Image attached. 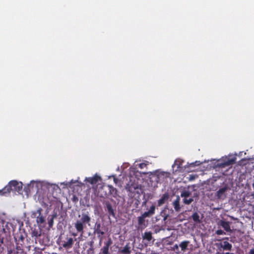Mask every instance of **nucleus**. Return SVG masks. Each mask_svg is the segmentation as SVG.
<instances>
[{
  "label": "nucleus",
  "instance_id": "nucleus-36",
  "mask_svg": "<svg viewBox=\"0 0 254 254\" xmlns=\"http://www.w3.org/2000/svg\"><path fill=\"white\" fill-rule=\"evenodd\" d=\"M167 217H168V216H167H167H166L165 217H164V220H166L167 219Z\"/></svg>",
  "mask_w": 254,
  "mask_h": 254
},
{
  "label": "nucleus",
  "instance_id": "nucleus-27",
  "mask_svg": "<svg viewBox=\"0 0 254 254\" xmlns=\"http://www.w3.org/2000/svg\"><path fill=\"white\" fill-rule=\"evenodd\" d=\"M146 165H147V164L145 163H139L138 164L139 168L141 169H143V168H145L146 167Z\"/></svg>",
  "mask_w": 254,
  "mask_h": 254
},
{
  "label": "nucleus",
  "instance_id": "nucleus-39",
  "mask_svg": "<svg viewBox=\"0 0 254 254\" xmlns=\"http://www.w3.org/2000/svg\"><path fill=\"white\" fill-rule=\"evenodd\" d=\"M3 240H2V239H1V240H0V243L2 244V243H3Z\"/></svg>",
  "mask_w": 254,
  "mask_h": 254
},
{
  "label": "nucleus",
  "instance_id": "nucleus-37",
  "mask_svg": "<svg viewBox=\"0 0 254 254\" xmlns=\"http://www.w3.org/2000/svg\"><path fill=\"white\" fill-rule=\"evenodd\" d=\"M251 196H253V198H254V193H253L252 194H251Z\"/></svg>",
  "mask_w": 254,
  "mask_h": 254
},
{
  "label": "nucleus",
  "instance_id": "nucleus-42",
  "mask_svg": "<svg viewBox=\"0 0 254 254\" xmlns=\"http://www.w3.org/2000/svg\"><path fill=\"white\" fill-rule=\"evenodd\" d=\"M225 239L228 240V238H225Z\"/></svg>",
  "mask_w": 254,
  "mask_h": 254
},
{
  "label": "nucleus",
  "instance_id": "nucleus-18",
  "mask_svg": "<svg viewBox=\"0 0 254 254\" xmlns=\"http://www.w3.org/2000/svg\"><path fill=\"white\" fill-rule=\"evenodd\" d=\"M192 217L194 221L195 222H199V216L197 213H194L192 215Z\"/></svg>",
  "mask_w": 254,
  "mask_h": 254
},
{
  "label": "nucleus",
  "instance_id": "nucleus-15",
  "mask_svg": "<svg viewBox=\"0 0 254 254\" xmlns=\"http://www.w3.org/2000/svg\"><path fill=\"white\" fill-rule=\"evenodd\" d=\"M191 194V192L189 190H183L181 193V197L184 198L189 197Z\"/></svg>",
  "mask_w": 254,
  "mask_h": 254
},
{
  "label": "nucleus",
  "instance_id": "nucleus-7",
  "mask_svg": "<svg viewBox=\"0 0 254 254\" xmlns=\"http://www.w3.org/2000/svg\"><path fill=\"white\" fill-rule=\"evenodd\" d=\"M73 243V239L71 238H67V241L64 242L63 244L64 248L66 249H70L71 248Z\"/></svg>",
  "mask_w": 254,
  "mask_h": 254
},
{
  "label": "nucleus",
  "instance_id": "nucleus-23",
  "mask_svg": "<svg viewBox=\"0 0 254 254\" xmlns=\"http://www.w3.org/2000/svg\"><path fill=\"white\" fill-rule=\"evenodd\" d=\"M107 207V209H108L109 213L110 214H113L114 211H113V209L112 207V206L110 204H108Z\"/></svg>",
  "mask_w": 254,
  "mask_h": 254
},
{
  "label": "nucleus",
  "instance_id": "nucleus-8",
  "mask_svg": "<svg viewBox=\"0 0 254 254\" xmlns=\"http://www.w3.org/2000/svg\"><path fill=\"white\" fill-rule=\"evenodd\" d=\"M173 205L174 206V209L176 211H179L180 210V197L179 196H177L176 199L173 201Z\"/></svg>",
  "mask_w": 254,
  "mask_h": 254
},
{
  "label": "nucleus",
  "instance_id": "nucleus-6",
  "mask_svg": "<svg viewBox=\"0 0 254 254\" xmlns=\"http://www.w3.org/2000/svg\"><path fill=\"white\" fill-rule=\"evenodd\" d=\"M169 198V194L167 193L163 194L161 198L158 200V205L160 206L165 203V201Z\"/></svg>",
  "mask_w": 254,
  "mask_h": 254
},
{
  "label": "nucleus",
  "instance_id": "nucleus-26",
  "mask_svg": "<svg viewBox=\"0 0 254 254\" xmlns=\"http://www.w3.org/2000/svg\"><path fill=\"white\" fill-rule=\"evenodd\" d=\"M112 244V240L110 238L107 242L105 243V245L109 247V246H110Z\"/></svg>",
  "mask_w": 254,
  "mask_h": 254
},
{
  "label": "nucleus",
  "instance_id": "nucleus-11",
  "mask_svg": "<svg viewBox=\"0 0 254 254\" xmlns=\"http://www.w3.org/2000/svg\"><path fill=\"white\" fill-rule=\"evenodd\" d=\"M75 227L78 232H81L83 229V223L80 221H77L75 224Z\"/></svg>",
  "mask_w": 254,
  "mask_h": 254
},
{
  "label": "nucleus",
  "instance_id": "nucleus-35",
  "mask_svg": "<svg viewBox=\"0 0 254 254\" xmlns=\"http://www.w3.org/2000/svg\"><path fill=\"white\" fill-rule=\"evenodd\" d=\"M108 187L109 188H110V189H113V187L112 186H111V185H108Z\"/></svg>",
  "mask_w": 254,
  "mask_h": 254
},
{
  "label": "nucleus",
  "instance_id": "nucleus-31",
  "mask_svg": "<svg viewBox=\"0 0 254 254\" xmlns=\"http://www.w3.org/2000/svg\"><path fill=\"white\" fill-rule=\"evenodd\" d=\"M234 160H233V159L229 160V164H231L234 163Z\"/></svg>",
  "mask_w": 254,
  "mask_h": 254
},
{
  "label": "nucleus",
  "instance_id": "nucleus-40",
  "mask_svg": "<svg viewBox=\"0 0 254 254\" xmlns=\"http://www.w3.org/2000/svg\"><path fill=\"white\" fill-rule=\"evenodd\" d=\"M11 253H12V251L10 250V251H9V253H8V254H11Z\"/></svg>",
  "mask_w": 254,
  "mask_h": 254
},
{
  "label": "nucleus",
  "instance_id": "nucleus-9",
  "mask_svg": "<svg viewBox=\"0 0 254 254\" xmlns=\"http://www.w3.org/2000/svg\"><path fill=\"white\" fill-rule=\"evenodd\" d=\"M155 174L159 180H162L169 177V173L164 172H157Z\"/></svg>",
  "mask_w": 254,
  "mask_h": 254
},
{
  "label": "nucleus",
  "instance_id": "nucleus-28",
  "mask_svg": "<svg viewBox=\"0 0 254 254\" xmlns=\"http://www.w3.org/2000/svg\"><path fill=\"white\" fill-rule=\"evenodd\" d=\"M215 254H234L232 253H229V252L224 253V252H217Z\"/></svg>",
  "mask_w": 254,
  "mask_h": 254
},
{
  "label": "nucleus",
  "instance_id": "nucleus-17",
  "mask_svg": "<svg viewBox=\"0 0 254 254\" xmlns=\"http://www.w3.org/2000/svg\"><path fill=\"white\" fill-rule=\"evenodd\" d=\"M122 253L123 254H129L130 253V247L128 245H126L123 249L122 250Z\"/></svg>",
  "mask_w": 254,
  "mask_h": 254
},
{
  "label": "nucleus",
  "instance_id": "nucleus-24",
  "mask_svg": "<svg viewBox=\"0 0 254 254\" xmlns=\"http://www.w3.org/2000/svg\"><path fill=\"white\" fill-rule=\"evenodd\" d=\"M196 177V175H190L188 177V180L190 181L194 180Z\"/></svg>",
  "mask_w": 254,
  "mask_h": 254
},
{
  "label": "nucleus",
  "instance_id": "nucleus-41",
  "mask_svg": "<svg viewBox=\"0 0 254 254\" xmlns=\"http://www.w3.org/2000/svg\"><path fill=\"white\" fill-rule=\"evenodd\" d=\"M252 186H253V188L254 189V183L253 184Z\"/></svg>",
  "mask_w": 254,
  "mask_h": 254
},
{
  "label": "nucleus",
  "instance_id": "nucleus-20",
  "mask_svg": "<svg viewBox=\"0 0 254 254\" xmlns=\"http://www.w3.org/2000/svg\"><path fill=\"white\" fill-rule=\"evenodd\" d=\"M109 247L104 246L101 249V251L102 252V253L103 254H108V251H109Z\"/></svg>",
  "mask_w": 254,
  "mask_h": 254
},
{
  "label": "nucleus",
  "instance_id": "nucleus-2",
  "mask_svg": "<svg viewBox=\"0 0 254 254\" xmlns=\"http://www.w3.org/2000/svg\"><path fill=\"white\" fill-rule=\"evenodd\" d=\"M155 206L152 205L150 209L143 213L141 216L138 217V223L139 225L143 224L144 222V219L146 217L153 215L155 213Z\"/></svg>",
  "mask_w": 254,
  "mask_h": 254
},
{
  "label": "nucleus",
  "instance_id": "nucleus-14",
  "mask_svg": "<svg viewBox=\"0 0 254 254\" xmlns=\"http://www.w3.org/2000/svg\"><path fill=\"white\" fill-rule=\"evenodd\" d=\"M221 226L226 231H230L231 229L229 225V223L228 222L221 221L220 222Z\"/></svg>",
  "mask_w": 254,
  "mask_h": 254
},
{
  "label": "nucleus",
  "instance_id": "nucleus-10",
  "mask_svg": "<svg viewBox=\"0 0 254 254\" xmlns=\"http://www.w3.org/2000/svg\"><path fill=\"white\" fill-rule=\"evenodd\" d=\"M227 190H228L227 186H225V187L222 188L221 189H219L217 191V196L218 198H221L224 195V193Z\"/></svg>",
  "mask_w": 254,
  "mask_h": 254
},
{
  "label": "nucleus",
  "instance_id": "nucleus-29",
  "mask_svg": "<svg viewBox=\"0 0 254 254\" xmlns=\"http://www.w3.org/2000/svg\"><path fill=\"white\" fill-rule=\"evenodd\" d=\"M216 234L217 235H222L224 234V232L221 230H218L216 231Z\"/></svg>",
  "mask_w": 254,
  "mask_h": 254
},
{
  "label": "nucleus",
  "instance_id": "nucleus-34",
  "mask_svg": "<svg viewBox=\"0 0 254 254\" xmlns=\"http://www.w3.org/2000/svg\"><path fill=\"white\" fill-rule=\"evenodd\" d=\"M66 183H64H64H61V185H65V187H66Z\"/></svg>",
  "mask_w": 254,
  "mask_h": 254
},
{
  "label": "nucleus",
  "instance_id": "nucleus-25",
  "mask_svg": "<svg viewBox=\"0 0 254 254\" xmlns=\"http://www.w3.org/2000/svg\"><path fill=\"white\" fill-rule=\"evenodd\" d=\"M113 178V179H114V183L116 184H118V179L116 178V176L115 175H112V176H109V178Z\"/></svg>",
  "mask_w": 254,
  "mask_h": 254
},
{
  "label": "nucleus",
  "instance_id": "nucleus-22",
  "mask_svg": "<svg viewBox=\"0 0 254 254\" xmlns=\"http://www.w3.org/2000/svg\"><path fill=\"white\" fill-rule=\"evenodd\" d=\"M78 182V180H71L69 182L66 183V187H70L71 185L73 184L76 183Z\"/></svg>",
  "mask_w": 254,
  "mask_h": 254
},
{
  "label": "nucleus",
  "instance_id": "nucleus-30",
  "mask_svg": "<svg viewBox=\"0 0 254 254\" xmlns=\"http://www.w3.org/2000/svg\"><path fill=\"white\" fill-rule=\"evenodd\" d=\"M249 254H254V249H251L250 251Z\"/></svg>",
  "mask_w": 254,
  "mask_h": 254
},
{
  "label": "nucleus",
  "instance_id": "nucleus-21",
  "mask_svg": "<svg viewBox=\"0 0 254 254\" xmlns=\"http://www.w3.org/2000/svg\"><path fill=\"white\" fill-rule=\"evenodd\" d=\"M100 224H98L97 226L96 232L97 234L103 235L104 234V233L100 229Z\"/></svg>",
  "mask_w": 254,
  "mask_h": 254
},
{
  "label": "nucleus",
  "instance_id": "nucleus-4",
  "mask_svg": "<svg viewBox=\"0 0 254 254\" xmlns=\"http://www.w3.org/2000/svg\"><path fill=\"white\" fill-rule=\"evenodd\" d=\"M216 245L219 248H222L223 250L226 251H231L232 248V245L228 241H221Z\"/></svg>",
  "mask_w": 254,
  "mask_h": 254
},
{
  "label": "nucleus",
  "instance_id": "nucleus-16",
  "mask_svg": "<svg viewBox=\"0 0 254 254\" xmlns=\"http://www.w3.org/2000/svg\"><path fill=\"white\" fill-rule=\"evenodd\" d=\"M189 243V241H185L180 243V247L183 251H185L187 249Z\"/></svg>",
  "mask_w": 254,
  "mask_h": 254
},
{
  "label": "nucleus",
  "instance_id": "nucleus-13",
  "mask_svg": "<svg viewBox=\"0 0 254 254\" xmlns=\"http://www.w3.org/2000/svg\"><path fill=\"white\" fill-rule=\"evenodd\" d=\"M91 220L90 217L88 216L87 214H82L81 215V222L82 223H88L90 222Z\"/></svg>",
  "mask_w": 254,
  "mask_h": 254
},
{
  "label": "nucleus",
  "instance_id": "nucleus-19",
  "mask_svg": "<svg viewBox=\"0 0 254 254\" xmlns=\"http://www.w3.org/2000/svg\"><path fill=\"white\" fill-rule=\"evenodd\" d=\"M193 201V198L188 197L183 198V202L186 204H190Z\"/></svg>",
  "mask_w": 254,
  "mask_h": 254
},
{
  "label": "nucleus",
  "instance_id": "nucleus-12",
  "mask_svg": "<svg viewBox=\"0 0 254 254\" xmlns=\"http://www.w3.org/2000/svg\"><path fill=\"white\" fill-rule=\"evenodd\" d=\"M142 238L144 240H146L150 241L152 239V233L151 232H145L142 235Z\"/></svg>",
  "mask_w": 254,
  "mask_h": 254
},
{
  "label": "nucleus",
  "instance_id": "nucleus-38",
  "mask_svg": "<svg viewBox=\"0 0 254 254\" xmlns=\"http://www.w3.org/2000/svg\"><path fill=\"white\" fill-rule=\"evenodd\" d=\"M174 247H175L176 248H178V245H175L174 246Z\"/></svg>",
  "mask_w": 254,
  "mask_h": 254
},
{
  "label": "nucleus",
  "instance_id": "nucleus-1",
  "mask_svg": "<svg viewBox=\"0 0 254 254\" xmlns=\"http://www.w3.org/2000/svg\"><path fill=\"white\" fill-rule=\"evenodd\" d=\"M22 189V184L16 181H11L2 190H0V195H7L10 191L19 192Z\"/></svg>",
  "mask_w": 254,
  "mask_h": 254
},
{
  "label": "nucleus",
  "instance_id": "nucleus-3",
  "mask_svg": "<svg viewBox=\"0 0 254 254\" xmlns=\"http://www.w3.org/2000/svg\"><path fill=\"white\" fill-rule=\"evenodd\" d=\"M31 184L34 185L36 184L37 186L40 185L42 187H46L47 188L49 189L50 187H52L54 189L59 188L58 185L54 184H51L49 183L48 182L45 181H32L30 182Z\"/></svg>",
  "mask_w": 254,
  "mask_h": 254
},
{
  "label": "nucleus",
  "instance_id": "nucleus-33",
  "mask_svg": "<svg viewBox=\"0 0 254 254\" xmlns=\"http://www.w3.org/2000/svg\"><path fill=\"white\" fill-rule=\"evenodd\" d=\"M39 221H40L41 223H43L44 221L43 218L42 217L40 218Z\"/></svg>",
  "mask_w": 254,
  "mask_h": 254
},
{
  "label": "nucleus",
  "instance_id": "nucleus-32",
  "mask_svg": "<svg viewBox=\"0 0 254 254\" xmlns=\"http://www.w3.org/2000/svg\"><path fill=\"white\" fill-rule=\"evenodd\" d=\"M77 183H78V186H80H80H82V185H83V184L82 183H81V182H79L78 181V182H77Z\"/></svg>",
  "mask_w": 254,
  "mask_h": 254
},
{
  "label": "nucleus",
  "instance_id": "nucleus-5",
  "mask_svg": "<svg viewBox=\"0 0 254 254\" xmlns=\"http://www.w3.org/2000/svg\"><path fill=\"white\" fill-rule=\"evenodd\" d=\"M101 180V178L100 176L97 174L94 175L92 177H86L85 179V181L89 183L91 185L96 184L99 181Z\"/></svg>",
  "mask_w": 254,
  "mask_h": 254
}]
</instances>
